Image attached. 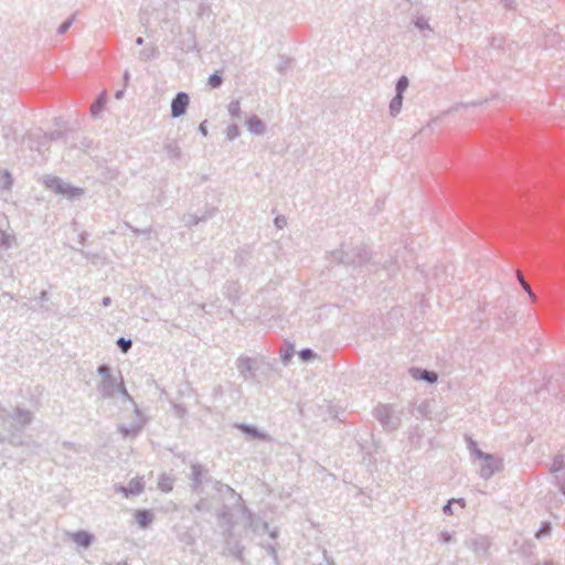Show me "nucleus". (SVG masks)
I'll return each instance as SVG.
<instances>
[{
	"label": "nucleus",
	"mask_w": 565,
	"mask_h": 565,
	"mask_svg": "<svg viewBox=\"0 0 565 565\" xmlns=\"http://www.w3.org/2000/svg\"><path fill=\"white\" fill-rule=\"evenodd\" d=\"M529 295V297L531 298L532 301H535L536 300V296L535 294L532 291V289L530 288V292H526Z\"/></svg>",
	"instance_id": "8fccbe9b"
},
{
	"label": "nucleus",
	"mask_w": 565,
	"mask_h": 565,
	"mask_svg": "<svg viewBox=\"0 0 565 565\" xmlns=\"http://www.w3.org/2000/svg\"><path fill=\"white\" fill-rule=\"evenodd\" d=\"M551 530H552L551 524L548 522H545L541 525L539 531L535 533V537L543 539V537L550 535Z\"/></svg>",
	"instance_id": "2f4dec72"
},
{
	"label": "nucleus",
	"mask_w": 565,
	"mask_h": 565,
	"mask_svg": "<svg viewBox=\"0 0 565 565\" xmlns=\"http://www.w3.org/2000/svg\"><path fill=\"white\" fill-rule=\"evenodd\" d=\"M299 355L303 361H307L311 359L315 355V353L311 349H303L300 351Z\"/></svg>",
	"instance_id": "58836bf2"
},
{
	"label": "nucleus",
	"mask_w": 565,
	"mask_h": 565,
	"mask_svg": "<svg viewBox=\"0 0 565 565\" xmlns=\"http://www.w3.org/2000/svg\"><path fill=\"white\" fill-rule=\"evenodd\" d=\"M246 127H247L248 131L255 136H263L266 131V125L256 115H252L246 120Z\"/></svg>",
	"instance_id": "ddd939ff"
},
{
	"label": "nucleus",
	"mask_w": 565,
	"mask_h": 565,
	"mask_svg": "<svg viewBox=\"0 0 565 565\" xmlns=\"http://www.w3.org/2000/svg\"><path fill=\"white\" fill-rule=\"evenodd\" d=\"M199 131L206 137L207 136V128H206V120L200 124Z\"/></svg>",
	"instance_id": "79ce46f5"
},
{
	"label": "nucleus",
	"mask_w": 565,
	"mask_h": 565,
	"mask_svg": "<svg viewBox=\"0 0 565 565\" xmlns=\"http://www.w3.org/2000/svg\"><path fill=\"white\" fill-rule=\"evenodd\" d=\"M3 440H6V438L0 436V441H3Z\"/></svg>",
	"instance_id": "bf43d9fd"
},
{
	"label": "nucleus",
	"mask_w": 565,
	"mask_h": 565,
	"mask_svg": "<svg viewBox=\"0 0 565 565\" xmlns=\"http://www.w3.org/2000/svg\"><path fill=\"white\" fill-rule=\"evenodd\" d=\"M167 156L172 160H179L182 157V150L177 141H170L164 145Z\"/></svg>",
	"instance_id": "a211bd4d"
},
{
	"label": "nucleus",
	"mask_w": 565,
	"mask_h": 565,
	"mask_svg": "<svg viewBox=\"0 0 565 565\" xmlns=\"http://www.w3.org/2000/svg\"><path fill=\"white\" fill-rule=\"evenodd\" d=\"M132 232H134L135 234H143V233H145L143 231H140V230H138V228H132Z\"/></svg>",
	"instance_id": "6e6d98bb"
},
{
	"label": "nucleus",
	"mask_w": 565,
	"mask_h": 565,
	"mask_svg": "<svg viewBox=\"0 0 565 565\" xmlns=\"http://www.w3.org/2000/svg\"><path fill=\"white\" fill-rule=\"evenodd\" d=\"M39 299L41 301H47L49 300V294L45 290L41 291L40 295H39Z\"/></svg>",
	"instance_id": "a18cd8bd"
},
{
	"label": "nucleus",
	"mask_w": 565,
	"mask_h": 565,
	"mask_svg": "<svg viewBox=\"0 0 565 565\" xmlns=\"http://www.w3.org/2000/svg\"><path fill=\"white\" fill-rule=\"evenodd\" d=\"M192 224H198L199 223V218L192 216V221H191Z\"/></svg>",
	"instance_id": "4d7b16f0"
},
{
	"label": "nucleus",
	"mask_w": 565,
	"mask_h": 565,
	"mask_svg": "<svg viewBox=\"0 0 565 565\" xmlns=\"http://www.w3.org/2000/svg\"><path fill=\"white\" fill-rule=\"evenodd\" d=\"M550 472L554 476L559 492L565 497V456L557 455L554 457Z\"/></svg>",
	"instance_id": "6e6552de"
},
{
	"label": "nucleus",
	"mask_w": 565,
	"mask_h": 565,
	"mask_svg": "<svg viewBox=\"0 0 565 565\" xmlns=\"http://www.w3.org/2000/svg\"><path fill=\"white\" fill-rule=\"evenodd\" d=\"M136 44L137 45H142L143 44V39L141 36L137 38L136 39Z\"/></svg>",
	"instance_id": "864d4df0"
},
{
	"label": "nucleus",
	"mask_w": 565,
	"mask_h": 565,
	"mask_svg": "<svg viewBox=\"0 0 565 565\" xmlns=\"http://www.w3.org/2000/svg\"><path fill=\"white\" fill-rule=\"evenodd\" d=\"M43 184L55 194L63 195L70 200L79 198L84 193L83 189L74 186L55 175H45L43 178Z\"/></svg>",
	"instance_id": "20e7f679"
},
{
	"label": "nucleus",
	"mask_w": 565,
	"mask_h": 565,
	"mask_svg": "<svg viewBox=\"0 0 565 565\" xmlns=\"http://www.w3.org/2000/svg\"><path fill=\"white\" fill-rule=\"evenodd\" d=\"M482 102H473V103H470V104H460V105H456L452 109L454 110H458L459 107H468V106H478V105H481Z\"/></svg>",
	"instance_id": "a19ab883"
},
{
	"label": "nucleus",
	"mask_w": 565,
	"mask_h": 565,
	"mask_svg": "<svg viewBox=\"0 0 565 565\" xmlns=\"http://www.w3.org/2000/svg\"><path fill=\"white\" fill-rule=\"evenodd\" d=\"M403 96H398V95H395L391 103H390V115L392 117H396L401 110H402V106H403Z\"/></svg>",
	"instance_id": "5701e85b"
},
{
	"label": "nucleus",
	"mask_w": 565,
	"mask_h": 565,
	"mask_svg": "<svg viewBox=\"0 0 565 565\" xmlns=\"http://www.w3.org/2000/svg\"><path fill=\"white\" fill-rule=\"evenodd\" d=\"M33 420V415L29 409L15 408L14 412L2 418L3 426L8 430V441L13 446L24 444L19 431L23 430Z\"/></svg>",
	"instance_id": "f03ea898"
},
{
	"label": "nucleus",
	"mask_w": 565,
	"mask_h": 565,
	"mask_svg": "<svg viewBox=\"0 0 565 565\" xmlns=\"http://www.w3.org/2000/svg\"><path fill=\"white\" fill-rule=\"evenodd\" d=\"M476 459L481 461L479 475L482 479H490L495 472L502 469V460L491 454L476 450Z\"/></svg>",
	"instance_id": "423d86ee"
},
{
	"label": "nucleus",
	"mask_w": 565,
	"mask_h": 565,
	"mask_svg": "<svg viewBox=\"0 0 565 565\" xmlns=\"http://www.w3.org/2000/svg\"><path fill=\"white\" fill-rule=\"evenodd\" d=\"M17 244V237L14 233H7L0 230V246L3 248H10Z\"/></svg>",
	"instance_id": "4be33fe9"
},
{
	"label": "nucleus",
	"mask_w": 565,
	"mask_h": 565,
	"mask_svg": "<svg viewBox=\"0 0 565 565\" xmlns=\"http://www.w3.org/2000/svg\"><path fill=\"white\" fill-rule=\"evenodd\" d=\"M227 111L232 119L238 120L242 116L241 103L238 99L232 100L227 106Z\"/></svg>",
	"instance_id": "a878e982"
},
{
	"label": "nucleus",
	"mask_w": 565,
	"mask_h": 565,
	"mask_svg": "<svg viewBox=\"0 0 565 565\" xmlns=\"http://www.w3.org/2000/svg\"><path fill=\"white\" fill-rule=\"evenodd\" d=\"M334 258L340 263L352 266H362L370 262L371 250L366 245L345 246L333 253Z\"/></svg>",
	"instance_id": "7ed1b4c3"
},
{
	"label": "nucleus",
	"mask_w": 565,
	"mask_h": 565,
	"mask_svg": "<svg viewBox=\"0 0 565 565\" xmlns=\"http://www.w3.org/2000/svg\"><path fill=\"white\" fill-rule=\"evenodd\" d=\"M200 309L204 312V313H207V315H211V310H207L206 309V305L205 303H202L199 306Z\"/></svg>",
	"instance_id": "09e8293b"
},
{
	"label": "nucleus",
	"mask_w": 565,
	"mask_h": 565,
	"mask_svg": "<svg viewBox=\"0 0 565 565\" xmlns=\"http://www.w3.org/2000/svg\"><path fill=\"white\" fill-rule=\"evenodd\" d=\"M469 450L471 452V455H473L476 457V450H480L477 446V443L473 441L472 439H469Z\"/></svg>",
	"instance_id": "ea45409f"
},
{
	"label": "nucleus",
	"mask_w": 565,
	"mask_h": 565,
	"mask_svg": "<svg viewBox=\"0 0 565 565\" xmlns=\"http://www.w3.org/2000/svg\"><path fill=\"white\" fill-rule=\"evenodd\" d=\"M124 81H125V83H126V84H127V83H128V81H129V72H128V71H126V72L124 73Z\"/></svg>",
	"instance_id": "3c124183"
},
{
	"label": "nucleus",
	"mask_w": 565,
	"mask_h": 565,
	"mask_svg": "<svg viewBox=\"0 0 565 565\" xmlns=\"http://www.w3.org/2000/svg\"><path fill=\"white\" fill-rule=\"evenodd\" d=\"M289 358H290V354H289V353H286V354L284 355V361H285V362H287V361L289 360Z\"/></svg>",
	"instance_id": "13d9d810"
},
{
	"label": "nucleus",
	"mask_w": 565,
	"mask_h": 565,
	"mask_svg": "<svg viewBox=\"0 0 565 565\" xmlns=\"http://www.w3.org/2000/svg\"><path fill=\"white\" fill-rule=\"evenodd\" d=\"M212 509L211 501L207 498H201L194 505V510L198 512H210Z\"/></svg>",
	"instance_id": "c85d7f7f"
},
{
	"label": "nucleus",
	"mask_w": 565,
	"mask_h": 565,
	"mask_svg": "<svg viewBox=\"0 0 565 565\" xmlns=\"http://www.w3.org/2000/svg\"><path fill=\"white\" fill-rule=\"evenodd\" d=\"M401 411L387 404H381L374 409L375 418L381 423L382 427L388 431L396 430L401 426Z\"/></svg>",
	"instance_id": "39448f33"
},
{
	"label": "nucleus",
	"mask_w": 565,
	"mask_h": 565,
	"mask_svg": "<svg viewBox=\"0 0 565 565\" xmlns=\"http://www.w3.org/2000/svg\"><path fill=\"white\" fill-rule=\"evenodd\" d=\"M412 372H413V376L415 379L425 381L430 384L437 382V380H438V375L433 371L414 369V370H412Z\"/></svg>",
	"instance_id": "f3484780"
},
{
	"label": "nucleus",
	"mask_w": 565,
	"mask_h": 565,
	"mask_svg": "<svg viewBox=\"0 0 565 565\" xmlns=\"http://www.w3.org/2000/svg\"><path fill=\"white\" fill-rule=\"evenodd\" d=\"M414 25L423 33V35L426 38V32L431 33L434 30L430 26L428 19H426L423 15L416 17L414 20Z\"/></svg>",
	"instance_id": "6ab92c4d"
},
{
	"label": "nucleus",
	"mask_w": 565,
	"mask_h": 565,
	"mask_svg": "<svg viewBox=\"0 0 565 565\" xmlns=\"http://www.w3.org/2000/svg\"><path fill=\"white\" fill-rule=\"evenodd\" d=\"M179 540L183 542L185 545H192L194 544V537L190 533H183L179 536Z\"/></svg>",
	"instance_id": "f704fd0d"
},
{
	"label": "nucleus",
	"mask_w": 565,
	"mask_h": 565,
	"mask_svg": "<svg viewBox=\"0 0 565 565\" xmlns=\"http://www.w3.org/2000/svg\"><path fill=\"white\" fill-rule=\"evenodd\" d=\"M452 540H454V535L451 533H449L447 531H444V532L440 533L439 541L441 543L447 544V543L452 542Z\"/></svg>",
	"instance_id": "4c0bfd02"
},
{
	"label": "nucleus",
	"mask_w": 565,
	"mask_h": 565,
	"mask_svg": "<svg viewBox=\"0 0 565 565\" xmlns=\"http://www.w3.org/2000/svg\"><path fill=\"white\" fill-rule=\"evenodd\" d=\"M116 343L124 353L128 352L132 345L131 340L125 338H119Z\"/></svg>",
	"instance_id": "473e14b6"
},
{
	"label": "nucleus",
	"mask_w": 565,
	"mask_h": 565,
	"mask_svg": "<svg viewBox=\"0 0 565 565\" xmlns=\"http://www.w3.org/2000/svg\"><path fill=\"white\" fill-rule=\"evenodd\" d=\"M516 277L525 292H530V285L525 281L520 270L516 271Z\"/></svg>",
	"instance_id": "e433bc0d"
},
{
	"label": "nucleus",
	"mask_w": 565,
	"mask_h": 565,
	"mask_svg": "<svg viewBox=\"0 0 565 565\" xmlns=\"http://www.w3.org/2000/svg\"><path fill=\"white\" fill-rule=\"evenodd\" d=\"M222 83H223V78L217 73H214V74L210 75V77L207 79V84L212 88H218L222 85Z\"/></svg>",
	"instance_id": "7c9ffc66"
},
{
	"label": "nucleus",
	"mask_w": 565,
	"mask_h": 565,
	"mask_svg": "<svg viewBox=\"0 0 565 565\" xmlns=\"http://www.w3.org/2000/svg\"><path fill=\"white\" fill-rule=\"evenodd\" d=\"M237 428L243 431L244 434L250 436L252 438H257L262 440H270V437L264 433L258 430L256 427L247 424H239L237 425Z\"/></svg>",
	"instance_id": "2eb2a0df"
},
{
	"label": "nucleus",
	"mask_w": 565,
	"mask_h": 565,
	"mask_svg": "<svg viewBox=\"0 0 565 565\" xmlns=\"http://www.w3.org/2000/svg\"><path fill=\"white\" fill-rule=\"evenodd\" d=\"M122 94H124V92H122V90H117V92H116V94H115V97H116L117 99H119V98H121Z\"/></svg>",
	"instance_id": "5fc2aeb1"
},
{
	"label": "nucleus",
	"mask_w": 565,
	"mask_h": 565,
	"mask_svg": "<svg viewBox=\"0 0 565 565\" xmlns=\"http://www.w3.org/2000/svg\"><path fill=\"white\" fill-rule=\"evenodd\" d=\"M71 539L74 543L85 548L89 547L94 541V536L86 531H77L72 533Z\"/></svg>",
	"instance_id": "4468645a"
},
{
	"label": "nucleus",
	"mask_w": 565,
	"mask_h": 565,
	"mask_svg": "<svg viewBox=\"0 0 565 565\" xmlns=\"http://www.w3.org/2000/svg\"><path fill=\"white\" fill-rule=\"evenodd\" d=\"M102 303L104 307H108L111 305V298L110 297H104L102 300Z\"/></svg>",
	"instance_id": "de8ad7c7"
},
{
	"label": "nucleus",
	"mask_w": 565,
	"mask_h": 565,
	"mask_svg": "<svg viewBox=\"0 0 565 565\" xmlns=\"http://www.w3.org/2000/svg\"><path fill=\"white\" fill-rule=\"evenodd\" d=\"M191 490L201 494L203 492V483L210 481L209 471L201 463L191 465Z\"/></svg>",
	"instance_id": "0eeeda50"
},
{
	"label": "nucleus",
	"mask_w": 565,
	"mask_h": 565,
	"mask_svg": "<svg viewBox=\"0 0 565 565\" xmlns=\"http://www.w3.org/2000/svg\"><path fill=\"white\" fill-rule=\"evenodd\" d=\"M174 479L170 476L162 475L159 479L158 487L162 492H170L173 489Z\"/></svg>",
	"instance_id": "b1692460"
},
{
	"label": "nucleus",
	"mask_w": 565,
	"mask_h": 565,
	"mask_svg": "<svg viewBox=\"0 0 565 565\" xmlns=\"http://www.w3.org/2000/svg\"><path fill=\"white\" fill-rule=\"evenodd\" d=\"M275 224L277 227L281 228L285 224H286V221L284 217H276L275 218Z\"/></svg>",
	"instance_id": "c03bdc74"
},
{
	"label": "nucleus",
	"mask_w": 565,
	"mask_h": 565,
	"mask_svg": "<svg viewBox=\"0 0 565 565\" xmlns=\"http://www.w3.org/2000/svg\"><path fill=\"white\" fill-rule=\"evenodd\" d=\"M97 374L99 376V382L97 383V392L104 399L114 398L117 393L121 394L126 401L130 402L135 406V413L137 416H140V412L137 408V405L132 401V397L129 395L124 385V380L120 373L118 375L113 374V370L107 364H102L97 367Z\"/></svg>",
	"instance_id": "f257e3e1"
},
{
	"label": "nucleus",
	"mask_w": 565,
	"mask_h": 565,
	"mask_svg": "<svg viewBox=\"0 0 565 565\" xmlns=\"http://www.w3.org/2000/svg\"><path fill=\"white\" fill-rule=\"evenodd\" d=\"M241 131L236 124L228 125L226 128V137L228 140H234L239 136Z\"/></svg>",
	"instance_id": "c756f323"
},
{
	"label": "nucleus",
	"mask_w": 565,
	"mask_h": 565,
	"mask_svg": "<svg viewBox=\"0 0 565 565\" xmlns=\"http://www.w3.org/2000/svg\"><path fill=\"white\" fill-rule=\"evenodd\" d=\"M504 7L507 9H513L514 8V0H504Z\"/></svg>",
	"instance_id": "49530a36"
},
{
	"label": "nucleus",
	"mask_w": 565,
	"mask_h": 565,
	"mask_svg": "<svg viewBox=\"0 0 565 565\" xmlns=\"http://www.w3.org/2000/svg\"><path fill=\"white\" fill-rule=\"evenodd\" d=\"M177 412H178L179 416H183L184 413H185V411L183 408H181V407H177Z\"/></svg>",
	"instance_id": "603ef678"
},
{
	"label": "nucleus",
	"mask_w": 565,
	"mask_h": 565,
	"mask_svg": "<svg viewBox=\"0 0 565 565\" xmlns=\"http://www.w3.org/2000/svg\"><path fill=\"white\" fill-rule=\"evenodd\" d=\"M157 56V49L154 46L145 47L139 52V58L141 61H149Z\"/></svg>",
	"instance_id": "cd10ccee"
},
{
	"label": "nucleus",
	"mask_w": 565,
	"mask_h": 565,
	"mask_svg": "<svg viewBox=\"0 0 565 565\" xmlns=\"http://www.w3.org/2000/svg\"><path fill=\"white\" fill-rule=\"evenodd\" d=\"M236 367L239 373V376L244 381H247L255 376L256 360L248 356H239L236 360Z\"/></svg>",
	"instance_id": "9d476101"
},
{
	"label": "nucleus",
	"mask_w": 565,
	"mask_h": 565,
	"mask_svg": "<svg viewBox=\"0 0 565 565\" xmlns=\"http://www.w3.org/2000/svg\"><path fill=\"white\" fill-rule=\"evenodd\" d=\"M73 21H74V17L67 19L66 21H64L57 29V33L58 34H64L73 24Z\"/></svg>",
	"instance_id": "72a5a7b5"
},
{
	"label": "nucleus",
	"mask_w": 565,
	"mask_h": 565,
	"mask_svg": "<svg viewBox=\"0 0 565 565\" xmlns=\"http://www.w3.org/2000/svg\"><path fill=\"white\" fill-rule=\"evenodd\" d=\"M13 185V178L7 170L0 172V189L9 191Z\"/></svg>",
	"instance_id": "393cba45"
},
{
	"label": "nucleus",
	"mask_w": 565,
	"mask_h": 565,
	"mask_svg": "<svg viewBox=\"0 0 565 565\" xmlns=\"http://www.w3.org/2000/svg\"><path fill=\"white\" fill-rule=\"evenodd\" d=\"M465 545L477 556H488L491 540L484 535H476L465 541Z\"/></svg>",
	"instance_id": "1a4fd4ad"
},
{
	"label": "nucleus",
	"mask_w": 565,
	"mask_h": 565,
	"mask_svg": "<svg viewBox=\"0 0 565 565\" xmlns=\"http://www.w3.org/2000/svg\"><path fill=\"white\" fill-rule=\"evenodd\" d=\"M143 489H145V482H143V479L140 477L132 478L128 482V486H126V487L120 486V484L115 486V491L118 493H122L126 498H128L130 495H138V494L142 493Z\"/></svg>",
	"instance_id": "9b49d317"
},
{
	"label": "nucleus",
	"mask_w": 565,
	"mask_h": 565,
	"mask_svg": "<svg viewBox=\"0 0 565 565\" xmlns=\"http://www.w3.org/2000/svg\"><path fill=\"white\" fill-rule=\"evenodd\" d=\"M409 85L408 78L403 75L397 79L396 86H395V95L403 96L405 90L407 89Z\"/></svg>",
	"instance_id": "bb28decb"
},
{
	"label": "nucleus",
	"mask_w": 565,
	"mask_h": 565,
	"mask_svg": "<svg viewBox=\"0 0 565 565\" xmlns=\"http://www.w3.org/2000/svg\"><path fill=\"white\" fill-rule=\"evenodd\" d=\"M62 136H63L62 132L55 131V132H52L50 136H45L44 138L45 139H50V140H54V139H57V138H60Z\"/></svg>",
	"instance_id": "37998d69"
},
{
	"label": "nucleus",
	"mask_w": 565,
	"mask_h": 565,
	"mask_svg": "<svg viewBox=\"0 0 565 565\" xmlns=\"http://www.w3.org/2000/svg\"><path fill=\"white\" fill-rule=\"evenodd\" d=\"M143 427V422L140 419L138 423L131 424L129 426L119 425L118 430L122 435L124 438L127 437H136Z\"/></svg>",
	"instance_id": "dca6fc26"
},
{
	"label": "nucleus",
	"mask_w": 565,
	"mask_h": 565,
	"mask_svg": "<svg viewBox=\"0 0 565 565\" xmlns=\"http://www.w3.org/2000/svg\"><path fill=\"white\" fill-rule=\"evenodd\" d=\"M106 104V92H103L98 98L90 106V114L93 117H97L104 109Z\"/></svg>",
	"instance_id": "412c9836"
},
{
	"label": "nucleus",
	"mask_w": 565,
	"mask_h": 565,
	"mask_svg": "<svg viewBox=\"0 0 565 565\" xmlns=\"http://www.w3.org/2000/svg\"><path fill=\"white\" fill-rule=\"evenodd\" d=\"M452 502H458V503H460L462 507L465 505L463 499H459V500H450V501H448V503H447V504L444 507V509H443V510H444V512H445L446 514H452V509H451V504H452Z\"/></svg>",
	"instance_id": "c9c22d12"
},
{
	"label": "nucleus",
	"mask_w": 565,
	"mask_h": 565,
	"mask_svg": "<svg viewBox=\"0 0 565 565\" xmlns=\"http://www.w3.org/2000/svg\"><path fill=\"white\" fill-rule=\"evenodd\" d=\"M190 97L186 93L180 92L171 102V116L172 118H179L183 116L188 109Z\"/></svg>",
	"instance_id": "f8f14e48"
},
{
	"label": "nucleus",
	"mask_w": 565,
	"mask_h": 565,
	"mask_svg": "<svg viewBox=\"0 0 565 565\" xmlns=\"http://www.w3.org/2000/svg\"><path fill=\"white\" fill-rule=\"evenodd\" d=\"M135 519L138 525L145 529L152 522L153 516L149 511L142 510L137 511Z\"/></svg>",
	"instance_id": "aec40b11"
}]
</instances>
